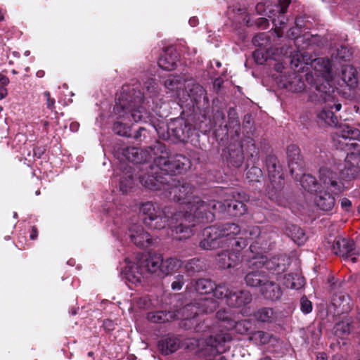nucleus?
<instances>
[{"instance_id":"1","label":"nucleus","mask_w":360,"mask_h":360,"mask_svg":"<svg viewBox=\"0 0 360 360\" xmlns=\"http://www.w3.org/2000/svg\"><path fill=\"white\" fill-rule=\"evenodd\" d=\"M154 155H160L154 160L150 167L152 175L141 176L140 182L150 190H165L166 196L172 200H181L188 198L192 193L193 188L188 183H183L173 186L166 184L170 179L169 174H180L191 167V161L181 155H169L165 146L158 143L152 148Z\"/></svg>"},{"instance_id":"2","label":"nucleus","mask_w":360,"mask_h":360,"mask_svg":"<svg viewBox=\"0 0 360 360\" xmlns=\"http://www.w3.org/2000/svg\"><path fill=\"white\" fill-rule=\"evenodd\" d=\"M259 235L258 226H250L248 229L242 231L237 224L227 223L205 229L200 245L203 249L210 250L227 244L234 252H239L247 246L248 240L256 238Z\"/></svg>"},{"instance_id":"3","label":"nucleus","mask_w":360,"mask_h":360,"mask_svg":"<svg viewBox=\"0 0 360 360\" xmlns=\"http://www.w3.org/2000/svg\"><path fill=\"white\" fill-rule=\"evenodd\" d=\"M360 131L346 124H340L335 132L333 141L341 150L348 153L343 165L338 166L342 178L351 179L358 176L360 170V155L355 153L360 150Z\"/></svg>"},{"instance_id":"4","label":"nucleus","mask_w":360,"mask_h":360,"mask_svg":"<svg viewBox=\"0 0 360 360\" xmlns=\"http://www.w3.org/2000/svg\"><path fill=\"white\" fill-rule=\"evenodd\" d=\"M320 189L314 198L316 205L325 212L330 211L335 206V198L345 188V184L337 174L328 166L319 169Z\"/></svg>"},{"instance_id":"5","label":"nucleus","mask_w":360,"mask_h":360,"mask_svg":"<svg viewBox=\"0 0 360 360\" xmlns=\"http://www.w3.org/2000/svg\"><path fill=\"white\" fill-rule=\"evenodd\" d=\"M124 89H122L119 97L117 98L118 102L115 105L114 110L120 117H123L129 121L134 122H150V113L143 108L141 104L143 103V96L141 95L136 96L133 99L125 95ZM139 94H141L139 93Z\"/></svg>"},{"instance_id":"6","label":"nucleus","mask_w":360,"mask_h":360,"mask_svg":"<svg viewBox=\"0 0 360 360\" xmlns=\"http://www.w3.org/2000/svg\"><path fill=\"white\" fill-rule=\"evenodd\" d=\"M311 65L316 72L319 73L317 77H321L325 80L320 85L316 84V89L319 94L318 96L324 102L328 103V108H332L334 106L336 111L340 110L341 104L333 103V96L330 94L332 86L329 82L333 78L331 62L328 58H319L313 60Z\"/></svg>"},{"instance_id":"7","label":"nucleus","mask_w":360,"mask_h":360,"mask_svg":"<svg viewBox=\"0 0 360 360\" xmlns=\"http://www.w3.org/2000/svg\"><path fill=\"white\" fill-rule=\"evenodd\" d=\"M198 196L192 197V200H186L183 202L186 208L185 214L181 219L180 224L172 228V236L176 240H183L191 237L193 235V230L190 225H187L186 222L190 221L193 217H197L206 212V209L201 206V202H195V198ZM185 209V207L184 208Z\"/></svg>"},{"instance_id":"8","label":"nucleus","mask_w":360,"mask_h":360,"mask_svg":"<svg viewBox=\"0 0 360 360\" xmlns=\"http://www.w3.org/2000/svg\"><path fill=\"white\" fill-rule=\"evenodd\" d=\"M289 158V167L292 176L297 179L302 175L300 184L308 192H317L320 189V181L318 183L314 176L310 174H302V167L300 162V150L296 146H290L288 148Z\"/></svg>"},{"instance_id":"9","label":"nucleus","mask_w":360,"mask_h":360,"mask_svg":"<svg viewBox=\"0 0 360 360\" xmlns=\"http://www.w3.org/2000/svg\"><path fill=\"white\" fill-rule=\"evenodd\" d=\"M140 210L145 216L143 218L145 224L151 229H162L169 224V216L166 211L162 210L156 203L152 202L143 203Z\"/></svg>"},{"instance_id":"10","label":"nucleus","mask_w":360,"mask_h":360,"mask_svg":"<svg viewBox=\"0 0 360 360\" xmlns=\"http://www.w3.org/2000/svg\"><path fill=\"white\" fill-rule=\"evenodd\" d=\"M214 297L217 299H226V304L231 307H240L252 300L250 293L247 290H233L224 285L215 288Z\"/></svg>"},{"instance_id":"11","label":"nucleus","mask_w":360,"mask_h":360,"mask_svg":"<svg viewBox=\"0 0 360 360\" xmlns=\"http://www.w3.org/2000/svg\"><path fill=\"white\" fill-rule=\"evenodd\" d=\"M195 202L197 203L201 202V206L206 209V212L208 211L210 212H224L227 211L231 214L239 216L245 214L247 211L245 205L243 202L236 200H233L230 202L223 204L215 200L206 202L201 200L200 198H195Z\"/></svg>"},{"instance_id":"12","label":"nucleus","mask_w":360,"mask_h":360,"mask_svg":"<svg viewBox=\"0 0 360 360\" xmlns=\"http://www.w3.org/2000/svg\"><path fill=\"white\" fill-rule=\"evenodd\" d=\"M216 307L217 304L212 299L205 298L199 303L187 304L176 313H174V319H189L202 312H211Z\"/></svg>"},{"instance_id":"13","label":"nucleus","mask_w":360,"mask_h":360,"mask_svg":"<svg viewBox=\"0 0 360 360\" xmlns=\"http://www.w3.org/2000/svg\"><path fill=\"white\" fill-rule=\"evenodd\" d=\"M217 318L224 324L228 330H235L239 334L247 333L252 327V323L248 320L236 322L232 318V314L228 310H219L217 313Z\"/></svg>"},{"instance_id":"14","label":"nucleus","mask_w":360,"mask_h":360,"mask_svg":"<svg viewBox=\"0 0 360 360\" xmlns=\"http://www.w3.org/2000/svg\"><path fill=\"white\" fill-rule=\"evenodd\" d=\"M333 251L335 254L351 260L353 263L356 262V257L359 254L353 240L340 236L335 239Z\"/></svg>"},{"instance_id":"15","label":"nucleus","mask_w":360,"mask_h":360,"mask_svg":"<svg viewBox=\"0 0 360 360\" xmlns=\"http://www.w3.org/2000/svg\"><path fill=\"white\" fill-rule=\"evenodd\" d=\"M261 259L259 263L262 264L263 266L269 270L271 274L276 275L277 279L281 278V274L285 271L290 264V258L285 255L273 257L271 259L266 261L265 262L264 258Z\"/></svg>"},{"instance_id":"16","label":"nucleus","mask_w":360,"mask_h":360,"mask_svg":"<svg viewBox=\"0 0 360 360\" xmlns=\"http://www.w3.org/2000/svg\"><path fill=\"white\" fill-rule=\"evenodd\" d=\"M122 275L127 284H137L141 282L142 272L139 266L129 259H125L122 267Z\"/></svg>"},{"instance_id":"17","label":"nucleus","mask_w":360,"mask_h":360,"mask_svg":"<svg viewBox=\"0 0 360 360\" xmlns=\"http://www.w3.org/2000/svg\"><path fill=\"white\" fill-rule=\"evenodd\" d=\"M128 234L131 240L137 246H148L152 243L150 234L141 225L133 224L129 229Z\"/></svg>"},{"instance_id":"18","label":"nucleus","mask_w":360,"mask_h":360,"mask_svg":"<svg viewBox=\"0 0 360 360\" xmlns=\"http://www.w3.org/2000/svg\"><path fill=\"white\" fill-rule=\"evenodd\" d=\"M231 340V336L228 333L221 331L220 333L216 334L214 336L211 335L206 340L207 347H210V352L214 354L222 353L226 350L224 344Z\"/></svg>"},{"instance_id":"19","label":"nucleus","mask_w":360,"mask_h":360,"mask_svg":"<svg viewBox=\"0 0 360 360\" xmlns=\"http://www.w3.org/2000/svg\"><path fill=\"white\" fill-rule=\"evenodd\" d=\"M260 291L265 298L271 300H277L282 295L280 287L273 281H267L266 283H264L260 288Z\"/></svg>"},{"instance_id":"20","label":"nucleus","mask_w":360,"mask_h":360,"mask_svg":"<svg viewBox=\"0 0 360 360\" xmlns=\"http://www.w3.org/2000/svg\"><path fill=\"white\" fill-rule=\"evenodd\" d=\"M127 158L135 163H141L147 161L152 157L148 150L143 151L137 148H129L124 152Z\"/></svg>"},{"instance_id":"21","label":"nucleus","mask_w":360,"mask_h":360,"mask_svg":"<svg viewBox=\"0 0 360 360\" xmlns=\"http://www.w3.org/2000/svg\"><path fill=\"white\" fill-rule=\"evenodd\" d=\"M332 303L337 309L338 314L347 313L351 309V300L347 295L342 293L335 295L333 298Z\"/></svg>"},{"instance_id":"22","label":"nucleus","mask_w":360,"mask_h":360,"mask_svg":"<svg viewBox=\"0 0 360 360\" xmlns=\"http://www.w3.org/2000/svg\"><path fill=\"white\" fill-rule=\"evenodd\" d=\"M264 270L252 271L247 274L245 281L248 285L251 287L259 286L262 288V285L268 281Z\"/></svg>"},{"instance_id":"23","label":"nucleus","mask_w":360,"mask_h":360,"mask_svg":"<svg viewBox=\"0 0 360 360\" xmlns=\"http://www.w3.org/2000/svg\"><path fill=\"white\" fill-rule=\"evenodd\" d=\"M180 345L179 339L175 337H168L158 343V348L162 354L167 355L176 351Z\"/></svg>"},{"instance_id":"24","label":"nucleus","mask_w":360,"mask_h":360,"mask_svg":"<svg viewBox=\"0 0 360 360\" xmlns=\"http://www.w3.org/2000/svg\"><path fill=\"white\" fill-rule=\"evenodd\" d=\"M165 86L171 92L174 93V96L180 97L181 91L185 85L179 76L171 75L165 82Z\"/></svg>"},{"instance_id":"25","label":"nucleus","mask_w":360,"mask_h":360,"mask_svg":"<svg viewBox=\"0 0 360 360\" xmlns=\"http://www.w3.org/2000/svg\"><path fill=\"white\" fill-rule=\"evenodd\" d=\"M290 79L289 81H284L281 78L280 82L282 86L292 92H301L304 90V83L299 76L293 74L290 76ZM285 80H286L285 77Z\"/></svg>"},{"instance_id":"26","label":"nucleus","mask_w":360,"mask_h":360,"mask_svg":"<svg viewBox=\"0 0 360 360\" xmlns=\"http://www.w3.org/2000/svg\"><path fill=\"white\" fill-rule=\"evenodd\" d=\"M283 284L288 288L298 290L304 283V278L297 274L285 275L283 278Z\"/></svg>"},{"instance_id":"27","label":"nucleus","mask_w":360,"mask_h":360,"mask_svg":"<svg viewBox=\"0 0 360 360\" xmlns=\"http://www.w3.org/2000/svg\"><path fill=\"white\" fill-rule=\"evenodd\" d=\"M191 101H193L196 105H200L202 103L207 102V98L205 89L198 84L193 85L188 95Z\"/></svg>"},{"instance_id":"28","label":"nucleus","mask_w":360,"mask_h":360,"mask_svg":"<svg viewBox=\"0 0 360 360\" xmlns=\"http://www.w3.org/2000/svg\"><path fill=\"white\" fill-rule=\"evenodd\" d=\"M162 258L160 255L153 254L150 255L144 262L146 270L149 273H155L158 270L161 271Z\"/></svg>"},{"instance_id":"29","label":"nucleus","mask_w":360,"mask_h":360,"mask_svg":"<svg viewBox=\"0 0 360 360\" xmlns=\"http://www.w3.org/2000/svg\"><path fill=\"white\" fill-rule=\"evenodd\" d=\"M238 260L239 257L238 254L234 252H230L226 251L219 255V265L224 269L233 266Z\"/></svg>"},{"instance_id":"30","label":"nucleus","mask_w":360,"mask_h":360,"mask_svg":"<svg viewBox=\"0 0 360 360\" xmlns=\"http://www.w3.org/2000/svg\"><path fill=\"white\" fill-rule=\"evenodd\" d=\"M182 265V262L176 258H168L162 259L161 272L168 275L176 272Z\"/></svg>"},{"instance_id":"31","label":"nucleus","mask_w":360,"mask_h":360,"mask_svg":"<svg viewBox=\"0 0 360 360\" xmlns=\"http://www.w3.org/2000/svg\"><path fill=\"white\" fill-rule=\"evenodd\" d=\"M147 319L152 323H165L174 319V313L170 311H155L148 313Z\"/></svg>"},{"instance_id":"32","label":"nucleus","mask_w":360,"mask_h":360,"mask_svg":"<svg viewBox=\"0 0 360 360\" xmlns=\"http://www.w3.org/2000/svg\"><path fill=\"white\" fill-rule=\"evenodd\" d=\"M158 65L165 70H172L176 65V57L172 55L171 52H166L158 60Z\"/></svg>"},{"instance_id":"33","label":"nucleus","mask_w":360,"mask_h":360,"mask_svg":"<svg viewBox=\"0 0 360 360\" xmlns=\"http://www.w3.org/2000/svg\"><path fill=\"white\" fill-rule=\"evenodd\" d=\"M216 287L214 283L209 279H200L195 283V289L200 294L214 292Z\"/></svg>"},{"instance_id":"34","label":"nucleus","mask_w":360,"mask_h":360,"mask_svg":"<svg viewBox=\"0 0 360 360\" xmlns=\"http://www.w3.org/2000/svg\"><path fill=\"white\" fill-rule=\"evenodd\" d=\"M289 236L292 240L297 245H302L307 240L304 231L295 225H292L289 227Z\"/></svg>"},{"instance_id":"35","label":"nucleus","mask_w":360,"mask_h":360,"mask_svg":"<svg viewBox=\"0 0 360 360\" xmlns=\"http://www.w3.org/2000/svg\"><path fill=\"white\" fill-rule=\"evenodd\" d=\"M350 324L347 321H340L335 324L333 328L335 336L343 340L350 333Z\"/></svg>"},{"instance_id":"36","label":"nucleus","mask_w":360,"mask_h":360,"mask_svg":"<svg viewBox=\"0 0 360 360\" xmlns=\"http://www.w3.org/2000/svg\"><path fill=\"white\" fill-rule=\"evenodd\" d=\"M318 117L320 120L329 126H336L338 123V119L334 115V113L330 110L326 108L319 113Z\"/></svg>"},{"instance_id":"37","label":"nucleus","mask_w":360,"mask_h":360,"mask_svg":"<svg viewBox=\"0 0 360 360\" xmlns=\"http://www.w3.org/2000/svg\"><path fill=\"white\" fill-rule=\"evenodd\" d=\"M256 319L262 322H271L275 318V314L271 308H262L255 314Z\"/></svg>"},{"instance_id":"38","label":"nucleus","mask_w":360,"mask_h":360,"mask_svg":"<svg viewBox=\"0 0 360 360\" xmlns=\"http://www.w3.org/2000/svg\"><path fill=\"white\" fill-rule=\"evenodd\" d=\"M271 338L272 337L269 333L263 331H257L251 336L252 340L257 344L262 345L269 343Z\"/></svg>"},{"instance_id":"39","label":"nucleus","mask_w":360,"mask_h":360,"mask_svg":"<svg viewBox=\"0 0 360 360\" xmlns=\"http://www.w3.org/2000/svg\"><path fill=\"white\" fill-rule=\"evenodd\" d=\"M286 18L283 14H279L277 18H272V22L275 27V32L278 37L283 35L281 28L286 24Z\"/></svg>"},{"instance_id":"40","label":"nucleus","mask_w":360,"mask_h":360,"mask_svg":"<svg viewBox=\"0 0 360 360\" xmlns=\"http://www.w3.org/2000/svg\"><path fill=\"white\" fill-rule=\"evenodd\" d=\"M246 176L250 181H259L262 176V172L259 167H252L248 170Z\"/></svg>"},{"instance_id":"41","label":"nucleus","mask_w":360,"mask_h":360,"mask_svg":"<svg viewBox=\"0 0 360 360\" xmlns=\"http://www.w3.org/2000/svg\"><path fill=\"white\" fill-rule=\"evenodd\" d=\"M269 57V52L257 49L253 52V58L257 64H263Z\"/></svg>"},{"instance_id":"42","label":"nucleus","mask_w":360,"mask_h":360,"mask_svg":"<svg viewBox=\"0 0 360 360\" xmlns=\"http://www.w3.org/2000/svg\"><path fill=\"white\" fill-rule=\"evenodd\" d=\"M113 131L118 135L127 136H129V128L121 122H115L113 126Z\"/></svg>"},{"instance_id":"43","label":"nucleus","mask_w":360,"mask_h":360,"mask_svg":"<svg viewBox=\"0 0 360 360\" xmlns=\"http://www.w3.org/2000/svg\"><path fill=\"white\" fill-rule=\"evenodd\" d=\"M268 172L269 176L272 181H275L276 176H278L279 179L281 178L279 167L277 166L275 162L268 165Z\"/></svg>"},{"instance_id":"44","label":"nucleus","mask_w":360,"mask_h":360,"mask_svg":"<svg viewBox=\"0 0 360 360\" xmlns=\"http://www.w3.org/2000/svg\"><path fill=\"white\" fill-rule=\"evenodd\" d=\"M133 184V179L130 176L122 179L120 184V190L122 193H127L132 188Z\"/></svg>"},{"instance_id":"45","label":"nucleus","mask_w":360,"mask_h":360,"mask_svg":"<svg viewBox=\"0 0 360 360\" xmlns=\"http://www.w3.org/2000/svg\"><path fill=\"white\" fill-rule=\"evenodd\" d=\"M144 88L150 94H155L158 92V87L153 79H148L146 81Z\"/></svg>"},{"instance_id":"46","label":"nucleus","mask_w":360,"mask_h":360,"mask_svg":"<svg viewBox=\"0 0 360 360\" xmlns=\"http://www.w3.org/2000/svg\"><path fill=\"white\" fill-rule=\"evenodd\" d=\"M352 56V53L349 49L345 46H341L338 49L337 57L344 60H349Z\"/></svg>"},{"instance_id":"47","label":"nucleus","mask_w":360,"mask_h":360,"mask_svg":"<svg viewBox=\"0 0 360 360\" xmlns=\"http://www.w3.org/2000/svg\"><path fill=\"white\" fill-rule=\"evenodd\" d=\"M300 307L301 310L304 314H309L311 311L312 305L311 302L307 300L306 297H302L300 301Z\"/></svg>"},{"instance_id":"48","label":"nucleus","mask_w":360,"mask_h":360,"mask_svg":"<svg viewBox=\"0 0 360 360\" xmlns=\"http://www.w3.org/2000/svg\"><path fill=\"white\" fill-rule=\"evenodd\" d=\"M290 3V0H281L277 7V12L279 14H284Z\"/></svg>"},{"instance_id":"49","label":"nucleus","mask_w":360,"mask_h":360,"mask_svg":"<svg viewBox=\"0 0 360 360\" xmlns=\"http://www.w3.org/2000/svg\"><path fill=\"white\" fill-rule=\"evenodd\" d=\"M44 96L46 98V106L49 109L53 110L55 107V99L51 98V94L49 91L44 92Z\"/></svg>"},{"instance_id":"50","label":"nucleus","mask_w":360,"mask_h":360,"mask_svg":"<svg viewBox=\"0 0 360 360\" xmlns=\"http://www.w3.org/2000/svg\"><path fill=\"white\" fill-rule=\"evenodd\" d=\"M197 262L198 260L196 259H191V261L188 262L185 266L186 270L188 272L197 271L198 269L195 268Z\"/></svg>"},{"instance_id":"51","label":"nucleus","mask_w":360,"mask_h":360,"mask_svg":"<svg viewBox=\"0 0 360 360\" xmlns=\"http://www.w3.org/2000/svg\"><path fill=\"white\" fill-rule=\"evenodd\" d=\"M184 281L183 277L178 278L176 281L172 283V288L173 290H179L183 287Z\"/></svg>"},{"instance_id":"52","label":"nucleus","mask_w":360,"mask_h":360,"mask_svg":"<svg viewBox=\"0 0 360 360\" xmlns=\"http://www.w3.org/2000/svg\"><path fill=\"white\" fill-rule=\"evenodd\" d=\"M103 326L105 328V330L110 331L114 329L115 323L112 321L108 319L103 322Z\"/></svg>"},{"instance_id":"53","label":"nucleus","mask_w":360,"mask_h":360,"mask_svg":"<svg viewBox=\"0 0 360 360\" xmlns=\"http://www.w3.org/2000/svg\"><path fill=\"white\" fill-rule=\"evenodd\" d=\"M352 205L351 201L347 198H342L341 200V206L345 210H348Z\"/></svg>"},{"instance_id":"54","label":"nucleus","mask_w":360,"mask_h":360,"mask_svg":"<svg viewBox=\"0 0 360 360\" xmlns=\"http://www.w3.org/2000/svg\"><path fill=\"white\" fill-rule=\"evenodd\" d=\"M9 83V79L5 75L0 74V87H5Z\"/></svg>"},{"instance_id":"55","label":"nucleus","mask_w":360,"mask_h":360,"mask_svg":"<svg viewBox=\"0 0 360 360\" xmlns=\"http://www.w3.org/2000/svg\"><path fill=\"white\" fill-rule=\"evenodd\" d=\"M243 162V157L241 154L237 155V160L233 162V165L236 167H240Z\"/></svg>"},{"instance_id":"56","label":"nucleus","mask_w":360,"mask_h":360,"mask_svg":"<svg viewBox=\"0 0 360 360\" xmlns=\"http://www.w3.org/2000/svg\"><path fill=\"white\" fill-rule=\"evenodd\" d=\"M7 95V90L5 87H0V100L4 98Z\"/></svg>"},{"instance_id":"57","label":"nucleus","mask_w":360,"mask_h":360,"mask_svg":"<svg viewBox=\"0 0 360 360\" xmlns=\"http://www.w3.org/2000/svg\"><path fill=\"white\" fill-rule=\"evenodd\" d=\"M198 22V20L197 18L195 17H192L190 18L189 20V24L192 26V27H195L197 25Z\"/></svg>"},{"instance_id":"58","label":"nucleus","mask_w":360,"mask_h":360,"mask_svg":"<svg viewBox=\"0 0 360 360\" xmlns=\"http://www.w3.org/2000/svg\"><path fill=\"white\" fill-rule=\"evenodd\" d=\"M37 237V229L35 227H33L32 229V232L30 233V238L32 240H34L36 239Z\"/></svg>"},{"instance_id":"59","label":"nucleus","mask_w":360,"mask_h":360,"mask_svg":"<svg viewBox=\"0 0 360 360\" xmlns=\"http://www.w3.org/2000/svg\"><path fill=\"white\" fill-rule=\"evenodd\" d=\"M156 131H157L158 134H159L160 136L162 137L163 139H167L169 138L168 133H167V134L161 133L158 129H156Z\"/></svg>"},{"instance_id":"60","label":"nucleus","mask_w":360,"mask_h":360,"mask_svg":"<svg viewBox=\"0 0 360 360\" xmlns=\"http://www.w3.org/2000/svg\"><path fill=\"white\" fill-rule=\"evenodd\" d=\"M79 124L77 123H72L70 124V129L72 131H77L78 129Z\"/></svg>"},{"instance_id":"61","label":"nucleus","mask_w":360,"mask_h":360,"mask_svg":"<svg viewBox=\"0 0 360 360\" xmlns=\"http://www.w3.org/2000/svg\"><path fill=\"white\" fill-rule=\"evenodd\" d=\"M37 77H44V72L43 70H39L37 74H36Z\"/></svg>"},{"instance_id":"62","label":"nucleus","mask_w":360,"mask_h":360,"mask_svg":"<svg viewBox=\"0 0 360 360\" xmlns=\"http://www.w3.org/2000/svg\"><path fill=\"white\" fill-rule=\"evenodd\" d=\"M317 360H327L325 356H324V354H320L318 356H317Z\"/></svg>"},{"instance_id":"63","label":"nucleus","mask_w":360,"mask_h":360,"mask_svg":"<svg viewBox=\"0 0 360 360\" xmlns=\"http://www.w3.org/2000/svg\"><path fill=\"white\" fill-rule=\"evenodd\" d=\"M179 217H180V214H174V217L172 219V220H174V219L178 220Z\"/></svg>"},{"instance_id":"64","label":"nucleus","mask_w":360,"mask_h":360,"mask_svg":"<svg viewBox=\"0 0 360 360\" xmlns=\"http://www.w3.org/2000/svg\"><path fill=\"white\" fill-rule=\"evenodd\" d=\"M260 360H271V359L270 358H269V357H265V358L262 359Z\"/></svg>"}]
</instances>
